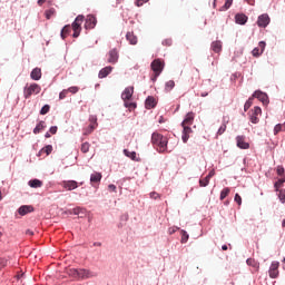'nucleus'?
<instances>
[{
  "label": "nucleus",
  "instance_id": "a18cd8bd",
  "mask_svg": "<svg viewBox=\"0 0 285 285\" xmlns=\"http://www.w3.org/2000/svg\"><path fill=\"white\" fill-rule=\"evenodd\" d=\"M283 129H284L283 125L282 124H277L274 127V135H279V132H282Z\"/></svg>",
  "mask_w": 285,
  "mask_h": 285
},
{
  "label": "nucleus",
  "instance_id": "473e14b6",
  "mask_svg": "<svg viewBox=\"0 0 285 285\" xmlns=\"http://www.w3.org/2000/svg\"><path fill=\"white\" fill-rule=\"evenodd\" d=\"M246 263H247V266H252L253 268H255V271H259V263L254 258H248Z\"/></svg>",
  "mask_w": 285,
  "mask_h": 285
},
{
  "label": "nucleus",
  "instance_id": "49530a36",
  "mask_svg": "<svg viewBox=\"0 0 285 285\" xmlns=\"http://www.w3.org/2000/svg\"><path fill=\"white\" fill-rule=\"evenodd\" d=\"M284 181L285 179H279L275 183L274 188H276V190H279V188H282V186L284 185Z\"/></svg>",
  "mask_w": 285,
  "mask_h": 285
},
{
  "label": "nucleus",
  "instance_id": "680f3d73",
  "mask_svg": "<svg viewBox=\"0 0 285 285\" xmlns=\"http://www.w3.org/2000/svg\"><path fill=\"white\" fill-rule=\"evenodd\" d=\"M215 177V170H210L209 174L206 176L207 179Z\"/></svg>",
  "mask_w": 285,
  "mask_h": 285
},
{
  "label": "nucleus",
  "instance_id": "09e8293b",
  "mask_svg": "<svg viewBox=\"0 0 285 285\" xmlns=\"http://www.w3.org/2000/svg\"><path fill=\"white\" fill-rule=\"evenodd\" d=\"M149 197L150 199H159L161 196L157 191H151Z\"/></svg>",
  "mask_w": 285,
  "mask_h": 285
},
{
  "label": "nucleus",
  "instance_id": "20e7f679",
  "mask_svg": "<svg viewBox=\"0 0 285 285\" xmlns=\"http://www.w3.org/2000/svg\"><path fill=\"white\" fill-rule=\"evenodd\" d=\"M39 92H41V86H39L38 83H31L29 87L24 88V99H30L32 95H39Z\"/></svg>",
  "mask_w": 285,
  "mask_h": 285
},
{
  "label": "nucleus",
  "instance_id": "338daca9",
  "mask_svg": "<svg viewBox=\"0 0 285 285\" xmlns=\"http://www.w3.org/2000/svg\"><path fill=\"white\" fill-rule=\"evenodd\" d=\"M46 3V0H38V6H42Z\"/></svg>",
  "mask_w": 285,
  "mask_h": 285
},
{
  "label": "nucleus",
  "instance_id": "7ed1b4c3",
  "mask_svg": "<svg viewBox=\"0 0 285 285\" xmlns=\"http://www.w3.org/2000/svg\"><path fill=\"white\" fill-rule=\"evenodd\" d=\"M83 19H85L83 16L80 14L75 19V21L71 24V28L73 30L72 37L75 39H77V37L81 35V23H83Z\"/></svg>",
  "mask_w": 285,
  "mask_h": 285
},
{
  "label": "nucleus",
  "instance_id": "412c9836",
  "mask_svg": "<svg viewBox=\"0 0 285 285\" xmlns=\"http://www.w3.org/2000/svg\"><path fill=\"white\" fill-rule=\"evenodd\" d=\"M112 70H114V68L110 66L102 68L98 73V78L106 79V77H108V75H110V72H112Z\"/></svg>",
  "mask_w": 285,
  "mask_h": 285
},
{
  "label": "nucleus",
  "instance_id": "c756f323",
  "mask_svg": "<svg viewBox=\"0 0 285 285\" xmlns=\"http://www.w3.org/2000/svg\"><path fill=\"white\" fill-rule=\"evenodd\" d=\"M124 155L131 159L132 161H137V153L136 151H129L128 149H124Z\"/></svg>",
  "mask_w": 285,
  "mask_h": 285
},
{
  "label": "nucleus",
  "instance_id": "4d7b16f0",
  "mask_svg": "<svg viewBox=\"0 0 285 285\" xmlns=\"http://www.w3.org/2000/svg\"><path fill=\"white\" fill-rule=\"evenodd\" d=\"M57 130H58V127L57 126H52V127H50L49 132L51 135H57Z\"/></svg>",
  "mask_w": 285,
  "mask_h": 285
},
{
  "label": "nucleus",
  "instance_id": "72a5a7b5",
  "mask_svg": "<svg viewBox=\"0 0 285 285\" xmlns=\"http://www.w3.org/2000/svg\"><path fill=\"white\" fill-rule=\"evenodd\" d=\"M173 88H175V81L174 80H168L165 83V91L170 92V90H173Z\"/></svg>",
  "mask_w": 285,
  "mask_h": 285
},
{
  "label": "nucleus",
  "instance_id": "4be33fe9",
  "mask_svg": "<svg viewBox=\"0 0 285 285\" xmlns=\"http://www.w3.org/2000/svg\"><path fill=\"white\" fill-rule=\"evenodd\" d=\"M35 210V207L30 205H22L19 209L18 213L19 215H28V213H32Z\"/></svg>",
  "mask_w": 285,
  "mask_h": 285
},
{
  "label": "nucleus",
  "instance_id": "6ab92c4d",
  "mask_svg": "<svg viewBox=\"0 0 285 285\" xmlns=\"http://www.w3.org/2000/svg\"><path fill=\"white\" fill-rule=\"evenodd\" d=\"M155 106H157V100L155 99V97H147V99L145 100V108L147 110H151V108H155Z\"/></svg>",
  "mask_w": 285,
  "mask_h": 285
},
{
  "label": "nucleus",
  "instance_id": "e433bc0d",
  "mask_svg": "<svg viewBox=\"0 0 285 285\" xmlns=\"http://www.w3.org/2000/svg\"><path fill=\"white\" fill-rule=\"evenodd\" d=\"M227 195H230V188L225 187V188L220 191V202H224V198H225Z\"/></svg>",
  "mask_w": 285,
  "mask_h": 285
},
{
  "label": "nucleus",
  "instance_id": "0eeeda50",
  "mask_svg": "<svg viewBox=\"0 0 285 285\" xmlns=\"http://www.w3.org/2000/svg\"><path fill=\"white\" fill-rule=\"evenodd\" d=\"M236 145L242 150H248L250 148V144L246 141V136H237L236 137Z\"/></svg>",
  "mask_w": 285,
  "mask_h": 285
},
{
  "label": "nucleus",
  "instance_id": "9b49d317",
  "mask_svg": "<svg viewBox=\"0 0 285 285\" xmlns=\"http://www.w3.org/2000/svg\"><path fill=\"white\" fill-rule=\"evenodd\" d=\"M132 95H135V87H127L121 94V99L124 101H130V99H132Z\"/></svg>",
  "mask_w": 285,
  "mask_h": 285
},
{
  "label": "nucleus",
  "instance_id": "69168bd1",
  "mask_svg": "<svg viewBox=\"0 0 285 285\" xmlns=\"http://www.w3.org/2000/svg\"><path fill=\"white\" fill-rule=\"evenodd\" d=\"M249 6H255V0H246Z\"/></svg>",
  "mask_w": 285,
  "mask_h": 285
},
{
  "label": "nucleus",
  "instance_id": "13d9d810",
  "mask_svg": "<svg viewBox=\"0 0 285 285\" xmlns=\"http://www.w3.org/2000/svg\"><path fill=\"white\" fill-rule=\"evenodd\" d=\"M108 190H110V193H117V186L111 184L108 186Z\"/></svg>",
  "mask_w": 285,
  "mask_h": 285
},
{
  "label": "nucleus",
  "instance_id": "f3484780",
  "mask_svg": "<svg viewBox=\"0 0 285 285\" xmlns=\"http://www.w3.org/2000/svg\"><path fill=\"white\" fill-rule=\"evenodd\" d=\"M252 97L258 99L262 104H268V95L263 91H255Z\"/></svg>",
  "mask_w": 285,
  "mask_h": 285
},
{
  "label": "nucleus",
  "instance_id": "aec40b11",
  "mask_svg": "<svg viewBox=\"0 0 285 285\" xmlns=\"http://www.w3.org/2000/svg\"><path fill=\"white\" fill-rule=\"evenodd\" d=\"M235 21L236 23H238L239 26H246L247 21H248V16L244 14V13H237L235 16Z\"/></svg>",
  "mask_w": 285,
  "mask_h": 285
},
{
  "label": "nucleus",
  "instance_id": "ea45409f",
  "mask_svg": "<svg viewBox=\"0 0 285 285\" xmlns=\"http://www.w3.org/2000/svg\"><path fill=\"white\" fill-rule=\"evenodd\" d=\"M81 153L86 154L90 150V142H83L80 147Z\"/></svg>",
  "mask_w": 285,
  "mask_h": 285
},
{
  "label": "nucleus",
  "instance_id": "5701e85b",
  "mask_svg": "<svg viewBox=\"0 0 285 285\" xmlns=\"http://www.w3.org/2000/svg\"><path fill=\"white\" fill-rule=\"evenodd\" d=\"M126 39H127V41H129V43H130V46H137V36H135V33L134 32H127V35H126Z\"/></svg>",
  "mask_w": 285,
  "mask_h": 285
},
{
  "label": "nucleus",
  "instance_id": "f257e3e1",
  "mask_svg": "<svg viewBox=\"0 0 285 285\" xmlns=\"http://www.w3.org/2000/svg\"><path fill=\"white\" fill-rule=\"evenodd\" d=\"M151 144L159 153H166V150H168V138L159 132H154L151 135Z\"/></svg>",
  "mask_w": 285,
  "mask_h": 285
},
{
  "label": "nucleus",
  "instance_id": "4c0bfd02",
  "mask_svg": "<svg viewBox=\"0 0 285 285\" xmlns=\"http://www.w3.org/2000/svg\"><path fill=\"white\" fill-rule=\"evenodd\" d=\"M56 13H57V11L55 10V8H51V9H49V10H47V11L45 12L46 19H50V18L55 17Z\"/></svg>",
  "mask_w": 285,
  "mask_h": 285
},
{
  "label": "nucleus",
  "instance_id": "37998d69",
  "mask_svg": "<svg viewBox=\"0 0 285 285\" xmlns=\"http://www.w3.org/2000/svg\"><path fill=\"white\" fill-rule=\"evenodd\" d=\"M250 106H253V97L249 98V99L245 102V105H244V111L247 112L248 109L250 108Z\"/></svg>",
  "mask_w": 285,
  "mask_h": 285
},
{
  "label": "nucleus",
  "instance_id": "c85d7f7f",
  "mask_svg": "<svg viewBox=\"0 0 285 285\" xmlns=\"http://www.w3.org/2000/svg\"><path fill=\"white\" fill-rule=\"evenodd\" d=\"M72 28L70 27V24H66L60 33L61 39H66V37H68V35H70Z\"/></svg>",
  "mask_w": 285,
  "mask_h": 285
},
{
  "label": "nucleus",
  "instance_id": "bb28decb",
  "mask_svg": "<svg viewBox=\"0 0 285 285\" xmlns=\"http://www.w3.org/2000/svg\"><path fill=\"white\" fill-rule=\"evenodd\" d=\"M28 186H30V188H41V186H43V181L39 179H31L29 180Z\"/></svg>",
  "mask_w": 285,
  "mask_h": 285
},
{
  "label": "nucleus",
  "instance_id": "dca6fc26",
  "mask_svg": "<svg viewBox=\"0 0 285 285\" xmlns=\"http://www.w3.org/2000/svg\"><path fill=\"white\" fill-rule=\"evenodd\" d=\"M183 127V141L184 144H186V141H188V139H190V132H193V129L190 128V125H181Z\"/></svg>",
  "mask_w": 285,
  "mask_h": 285
},
{
  "label": "nucleus",
  "instance_id": "ddd939ff",
  "mask_svg": "<svg viewBox=\"0 0 285 285\" xmlns=\"http://www.w3.org/2000/svg\"><path fill=\"white\" fill-rule=\"evenodd\" d=\"M265 49H266V42L261 41L258 43V47L253 49V51H252L253 57H261L264 53Z\"/></svg>",
  "mask_w": 285,
  "mask_h": 285
},
{
  "label": "nucleus",
  "instance_id": "f8f14e48",
  "mask_svg": "<svg viewBox=\"0 0 285 285\" xmlns=\"http://www.w3.org/2000/svg\"><path fill=\"white\" fill-rule=\"evenodd\" d=\"M95 26H97V18L92 14L87 16V19L85 21L86 30H92Z\"/></svg>",
  "mask_w": 285,
  "mask_h": 285
},
{
  "label": "nucleus",
  "instance_id": "9d476101",
  "mask_svg": "<svg viewBox=\"0 0 285 285\" xmlns=\"http://www.w3.org/2000/svg\"><path fill=\"white\" fill-rule=\"evenodd\" d=\"M108 59V63H117L119 61V51H117V49H111L108 55H107Z\"/></svg>",
  "mask_w": 285,
  "mask_h": 285
},
{
  "label": "nucleus",
  "instance_id": "864d4df0",
  "mask_svg": "<svg viewBox=\"0 0 285 285\" xmlns=\"http://www.w3.org/2000/svg\"><path fill=\"white\" fill-rule=\"evenodd\" d=\"M234 200L236 202V204H238V206H242V196H239V194L235 195Z\"/></svg>",
  "mask_w": 285,
  "mask_h": 285
},
{
  "label": "nucleus",
  "instance_id": "f03ea898",
  "mask_svg": "<svg viewBox=\"0 0 285 285\" xmlns=\"http://www.w3.org/2000/svg\"><path fill=\"white\" fill-rule=\"evenodd\" d=\"M166 63L164 62V60L161 59H155L151 65L150 68L153 70V75H151V81H157V77H159V75H161V72H164V68H165Z\"/></svg>",
  "mask_w": 285,
  "mask_h": 285
},
{
  "label": "nucleus",
  "instance_id": "6e6552de",
  "mask_svg": "<svg viewBox=\"0 0 285 285\" xmlns=\"http://www.w3.org/2000/svg\"><path fill=\"white\" fill-rule=\"evenodd\" d=\"M259 115H262V108L254 107L252 114L249 115V121L252 124H259Z\"/></svg>",
  "mask_w": 285,
  "mask_h": 285
},
{
  "label": "nucleus",
  "instance_id": "5fc2aeb1",
  "mask_svg": "<svg viewBox=\"0 0 285 285\" xmlns=\"http://www.w3.org/2000/svg\"><path fill=\"white\" fill-rule=\"evenodd\" d=\"M284 173H285L284 167L278 166V167H277V175H278L279 177H282V175H284Z\"/></svg>",
  "mask_w": 285,
  "mask_h": 285
},
{
  "label": "nucleus",
  "instance_id": "774afa93",
  "mask_svg": "<svg viewBox=\"0 0 285 285\" xmlns=\"http://www.w3.org/2000/svg\"><path fill=\"white\" fill-rule=\"evenodd\" d=\"M222 250H228V245H223Z\"/></svg>",
  "mask_w": 285,
  "mask_h": 285
},
{
  "label": "nucleus",
  "instance_id": "a211bd4d",
  "mask_svg": "<svg viewBox=\"0 0 285 285\" xmlns=\"http://www.w3.org/2000/svg\"><path fill=\"white\" fill-rule=\"evenodd\" d=\"M193 121H195V112L189 111L183 120L181 126H193Z\"/></svg>",
  "mask_w": 285,
  "mask_h": 285
},
{
  "label": "nucleus",
  "instance_id": "39448f33",
  "mask_svg": "<svg viewBox=\"0 0 285 285\" xmlns=\"http://www.w3.org/2000/svg\"><path fill=\"white\" fill-rule=\"evenodd\" d=\"M268 273L271 279H277L279 277V262H272Z\"/></svg>",
  "mask_w": 285,
  "mask_h": 285
},
{
  "label": "nucleus",
  "instance_id": "de8ad7c7",
  "mask_svg": "<svg viewBox=\"0 0 285 285\" xmlns=\"http://www.w3.org/2000/svg\"><path fill=\"white\" fill-rule=\"evenodd\" d=\"M279 200L282 204H285V189H282L278 194Z\"/></svg>",
  "mask_w": 285,
  "mask_h": 285
},
{
  "label": "nucleus",
  "instance_id": "423d86ee",
  "mask_svg": "<svg viewBox=\"0 0 285 285\" xmlns=\"http://www.w3.org/2000/svg\"><path fill=\"white\" fill-rule=\"evenodd\" d=\"M97 276L98 274L94 271L79 268V279H92L94 277H97Z\"/></svg>",
  "mask_w": 285,
  "mask_h": 285
},
{
  "label": "nucleus",
  "instance_id": "c9c22d12",
  "mask_svg": "<svg viewBox=\"0 0 285 285\" xmlns=\"http://www.w3.org/2000/svg\"><path fill=\"white\" fill-rule=\"evenodd\" d=\"M233 6V0H226L225 4L219 9L220 12H226Z\"/></svg>",
  "mask_w": 285,
  "mask_h": 285
},
{
  "label": "nucleus",
  "instance_id": "7c9ffc66",
  "mask_svg": "<svg viewBox=\"0 0 285 285\" xmlns=\"http://www.w3.org/2000/svg\"><path fill=\"white\" fill-rule=\"evenodd\" d=\"M46 128V121L41 120L33 129V135H39Z\"/></svg>",
  "mask_w": 285,
  "mask_h": 285
},
{
  "label": "nucleus",
  "instance_id": "e2e57ef3",
  "mask_svg": "<svg viewBox=\"0 0 285 285\" xmlns=\"http://www.w3.org/2000/svg\"><path fill=\"white\" fill-rule=\"evenodd\" d=\"M0 264H2V266H8V261L0 258Z\"/></svg>",
  "mask_w": 285,
  "mask_h": 285
},
{
  "label": "nucleus",
  "instance_id": "79ce46f5",
  "mask_svg": "<svg viewBox=\"0 0 285 285\" xmlns=\"http://www.w3.org/2000/svg\"><path fill=\"white\" fill-rule=\"evenodd\" d=\"M180 234H181V244H186V242H188V233L186 232V230H181L180 232Z\"/></svg>",
  "mask_w": 285,
  "mask_h": 285
},
{
  "label": "nucleus",
  "instance_id": "8fccbe9b",
  "mask_svg": "<svg viewBox=\"0 0 285 285\" xmlns=\"http://www.w3.org/2000/svg\"><path fill=\"white\" fill-rule=\"evenodd\" d=\"M66 97H68V89H63V90L59 94V99H66Z\"/></svg>",
  "mask_w": 285,
  "mask_h": 285
},
{
  "label": "nucleus",
  "instance_id": "3c124183",
  "mask_svg": "<svg viewBox=\"0 0 285 285\" xmlns=\"http://www.w3.org/2000/svg\"><path fill=\"white\" fill-rule=\"evenodd\" d=\"M67 90H68V92H71L72 95H77L79 87H69Z\"/></svg>",
  "mask_w": 285,
  "mask_h": 285
},
{
  "label": "nucleus",
  "instance_id": "6e6d98bb",
  "mask_svg": "<svg viewBox=\"0 0 285 285\" xmlns=\"http://www.w3.org/2000/svg\"><path fill=\"white\" fill-rule=\"evenodd\" d=\"M177 230H179V227H170L168 229V233H169V235H175V233H177Z\"/></svg>",
  "mask_w": 285,
  "mask_h": 285
},
{
  "label": "nucleus",
  "instance_id": "b1692460",
  "mask_svg": "<svg viewBox=\"0 0 285 285\" xmlns=\"http://www.w3.org/2000/svg\"><path fill=\"white\" fill-rule=\"evenodd\" d=\"M31 79L33 81H39L41 79V69L40 68H35L31 73H30Z\"/></svg>",
  "mask_w": 285,
  "mask_h": 285
},
{
  "label": "nucleus",
  "instance_id": "58836bf2",
  "mask_svg": "<svg viewBox=\"0 0 285 285\" xmlns=\"http://www.w3.org/2000/svg\"><path fill=\"white\" fill-rule=\"evenodd\" d=\"M208 184H210V179L207 178V177H205V178H203V179L199 180V186H200L202 188H206V186H208Z\"/></svg>",
  "mask_w": 285,
  "mask_h": 285
},
{
  "label": "nucleus",
  "instance_id": "c03bdc74",
  "mask_svg": "<svg viewBox=\"0 0 285 285\" xmlns=\"http://www.w3.org/2000/svg\"><path fill=\"white\" fill-rule=\"evenodd\" d=\"M49 112H50V105H45L40 110V115H48Z\"/></svg>",
  "mask_w": 285,
  "mask_h": 285
},
{
  "label": "nucleus",
  "instance_id": "4468645a",
  "mask_svg": "<svg viewBox=\"0 0 285 285\" xmlns=\"http://www.w3.org/2000/svg\"><path fill=\"white\" fill-rule=\"evenodd\" d=\"M97 128V117L90 118V125L83 129V135H90Z\"/></svg>",
  "mask_w": 285,
  "mask_h": 285
},
{
  "label": "nucleus",
  "instance_id": "0e129e2a",
  "mask_svg": "<svg viewBox=\"0 0 285 285\" xmlns=\"http://www.w3.org/2000/svg\"><path fill=\"white\" fill-rule=\"evenodd\" d=\"M26 235L32 236V235H35V232H32V230H30V229H27Z\"/></svg>",
  "mask_w": 285,
  "mask_h": 285
},
{
  "label": "nucleus",
  "instance_id": "2f4dec72",
  "mask_svg": "<svg viewBox=\"0 0 285 285\" xmlns=\"http://www.w3.org/2000/svg\"><path fill=\"white\" fill-rule=\"evenodd\" d=\"M212 50L213 52L219 53V51L222 50V41L217 40L212 42Z\"/></svg>",
  "mask_w": 285,
  "mask_h": 285
},
{
  "label": "nucleus",
  "instance_id": "bf43d9fd",
  "mask_svg": "<svg viewBox=\"0 0 285 285\" xmlns=\"http://www.w3.org/2000/svg\"><path fill=\"white\" fill-rule=\"evenodd\" d=\"M163 46H173V40L171 39L164 40Z\"/></svg>",
  "mask_w": 285,
  "mask_h": 285
},
{
  "label": "nucleus",
  "instance_id": "f704fd0d",
  "mask_svg": "<svg viewBox=\"0 0 285 285\" xmlns=\"http://www.w3.org/2000/svg\"><path fill=\"white\" fill-rule=\"evenodd\" d=\"M42 153H45L46 155H50V154L52 153V145H47L46 147H43V148L39 151V156H41Z\"/></svg>",
  "mask_w": 285,
  "mask_h": 285
},
{
  "label": "nucleus",
  "instance_id": "393cba45",
  "mask_svg": "<svg viewBox=\"0 0 285 285\" xmlns=\"http://www.w3.org/2000/svg\"><path fill=\"white\" fill-rule=\"evenodd\" d=\"M101 173L95 171L94 174H91L90 176V183L94 184H99V181H101Z\"/></svg>",
  "mask_w": 285,
  "mask_h": 285
},
{
  "label": "nucleus",
  "instance_id": "a878e982",
  "mask_svg": "<svg viewBox=\"0 0 285 285\" xmlns=\"http://www.w3.org/2000/svg\"><path fill=\"white\" fill-rule=\"evenodd\" d=\"M67 275H69V277H73V279H79V269L77 268H68L66 271Z\"/></svg>",
  "mask_w": 285,
  "mask_h": 285
},
{
  "label": "nucleus",
  "instance_id": "cd10ccee",
  "mask_svg": "<svg viewBox=\"0 0 285 285\" xmlns=\"http://www.w3.org/2000/svg\"><path fill=\"white\" fill-rule=\"evenodd\" d=\"M70 215H81L80 217H83V215H86V209L81 208V207H76L73 209L69 210Z\"/></svg>",
  "mask_w": 285,
  "mask_h": 285
},
{
  "label": "nucleus",
  "instance_id": "603ef678",
  "mask_svg": "<svg viewBox=\"0 0 285 285\" xmlns=\"http://www.w3.org/2000/svg\"><path fill=\"white\" fill-rule=\"evenodd\" d=\"M226 132V125H222L217 131V135H224Z\"/></svg>",
  "mask_w": 285,
  "mask_h": 285
},
{
  "label": "nucleus",
  "instance_id": "1a4fd4ad",
  "mask_svg": "<svg viewBox=\"0 0 285 285\" xmlns=\"http://www.w3.org/2000/svg\"><path fill=\"white\" fill-rule=\"evenodd\" d=\"M271 23V17H268V13H263L257 19V26L258 28H266Z\"/></svg>",
  "mask_w": 285,
  "mask_h": 285
},
{
  "label": "nucleus",
  "instance_id": "052dcab7",
  "mask_svg": "<svg viewBox=\"0 0 285 285\" xmlns=\"http://www.w3.org/2000/svg\"><path fill=\"white\" fill-rule=\"evenodd\" d=\"M144 3H146V0H136V6L138 8H141V6H144Z\"/></svg>",
  "mask_w": 285,
  "mask_h": 285
},
{
  "label": "nucleus",
  "instance_id": "a19ab883",
  "mask_svg": "<svg viewBox=\"0 0 285 285\" xmlns=\"http://www.w3.org/2000/svg\"><path fill=\"white\" fill-rule=\"evenodd\" d=\"M125 107L129 108V110H135V108H137V104L125 100Z\"/></svg>",
  "mask_w": 285,
  "mask_h": 285
},
{
  "label": "nucleus",
  "instance_id": "2eb2a0df",
  "mask_svg": "<svg viewBox=\"0 0 285 285\" xmlns=\"http://www.w3.org/2000/svg\"><path fill=\"white\" fill-rule=\"evenodd\" d=\"M61 186H63L66 190H75L79 188V183H77V180H65L61 183Z\"/></svg>",
  "mask_w": 285,
  "mask_h": 285
}]
</instances>
